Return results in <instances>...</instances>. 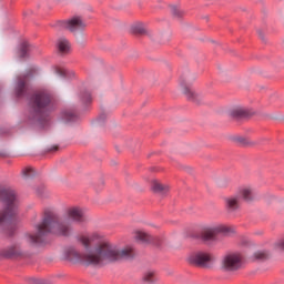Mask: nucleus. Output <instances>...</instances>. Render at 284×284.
<instances>
[{"mask_svg":"<svg viewBox=\"0 0 284 284\" xmlns=\"http://www.w3.org/2000/svg\"><path fill=\"white\" fill-rule=\"evenodd\" d=\"M57 45L61 54H68V52H70V42L68 41V39H59Z\"/></svg>","mask_w":284,"mask_h":284,"instance_id":"nucleus-10","label":"nucleus"},{"mask_svg":"<svg viewBox=\"0 0 284 284\" xmlns=\"http://www.w3.org/2000/svg\"><path fill=\"white\" fill-rule=\"evenodd\" d=\"M281 247L282 250H284V241L281 243Z\"/></svg>","mask_w":284,"mask_h":284,"instance_id":"nucleus-26","label":"nucleus"},{"mask_svg":"<svg viewBox=\"0 0 284 284\" xmlns=\"http://www.w3.org/2000/svg\"><path fill=\"white\" fill-rule=\"evenodd\" d=\"M28 52H30V44H28V42H23L21 45H20V49H19V54L20 57H26V54H28Z\"/></svg>","mask_w":284,"mask_h":284,"instance_id":"nucleus-17","label":"nucleus"},{"mask_svg":"<svg viewBox=\"0 0 284 284\" xmlns=\"http://www.w3.org/2000/svg\"><path fill=\"white\" fill-rule=\"evenodd\" d=\"M54 72L58 77H65L67 74L65 69H61V68H54Z\"/></svg>","mask_w":284,"mask_h":284,"instance_id":"nucleus-23","label":"nucleus"},{"mask_svg":"<svg viewBox=\"0 0 284 284\" xmlns=\"http://www.w3.org/2000/svg\"><path fill=\"white\" fill-rule=\"evenodd\" d=\"M217 234H234V229L224 224L204 226L201 231V239L205 242L215 241Z\"/></svg>","mask_w":284,"mask_h":284,"instance_id":"nucleus-6","label":"nucleus"},{"mask_svg":"<svg viewBox=\"0 0 284 284\" xmlns=\"http://www.w3.org/2000/svg\"><path fill=\"white\" fill-rule=\"evenodd\" d=\"M63 116H64L65 121H74L77 119V115H74V113H72L70 111H65L63 113Z\"/></svg>","mask_w":284,"mask_h":284,"instance_id":"nucleus-19","label":"nucleus"},{"mask_svg":"<svg viewBox=\"0 0 284 284\" xmlns=\"http://www.w3.org/2000/svg\"><path fill=\"white\" fill-rule=\"evenodd\" d=\"M260 37L263 39V33L262 32H260Z\"/></svg>","mask_w":284,"mask_h":284,"instance_id":"nucleus-27","label":"nucleus"},{"mask_svg":"<svg viewBox=\"0 0 284 284\" xmlns=\"http://www.w3.org/2000/svg\"><path fill=\"white\" fill-rule=\"evenodd\" d=\"M152 190H153V192H156L158 194H165V192H168V186L161 184V182H159V181H153Z\"/></svg>","mask_w":284,"mask_h":284,"instance_id":"nucleus-12","label":"nucleus"},{"mask_svg":"<svg viewBox=\"0 0 284 284\" xmlns=\"http://www.w3.org/2000/svg\"><path fill=\"white\" fill-rule=\"evenodd\" d=\"M171 12L174 17H181L183 14V11L174 6L171 7Z\"/></svg>","mask_w":284,"mask_h":284,"instance_id":"nucleus-22","label":"nucleus"},{"mask_svg":"<svg viewBox=\"0 0 284 284\" xmlns=\"http://www.w3.org/2000/svg\"><path fill=\"white\" fill-rule=\"evenodd\" d=\"M214 261V257L210 253H193L189 256V263L192 265H199L200 267H210Z\"/></svg>","mask_w":284,"mask_h":284,"instance_id":"nucleus-8","label":"nucleus"},{"mask_svg":"<svg viewBox=\"0 0 284 284\" xmlns=\"http://www.w3.org/2000/svg\"><path fill=\"white\" fill-rule=\"evenodd\" d=\"M59 150V146L53 145L51 149H49V152H57Z\"/></svg>","mask_w":284,"mask_h":284,"instance_id":"nucleus-25","label":"nucleus"},{"mask_svg":"<svg viewBox=\"0 0 284 284\" xmlns=\"http://www.w3.org/2000/svg\"><path fill=\"white\" fill-rule=\"evenodd\" d=\"M3 256L6 258H12V256H17V251L13 247H11L9 251L3 253Z\"/></svg>","mask_w":284,"mask_h":284,"instance_id":"nucleus-21","label":"nucleus"},{"mask_svg":"<svg viewBox=\"0 0 284 284\" xmlns=\"http://www.w3.org/2000/svg\"><path fill=\"white\" fill-rule=\"evenodd\" d=\"M101 239L102 236L98 232L79 236L78 241L83 245L88 254L82 255L77 248L70 246L63 253L65 261H72L73 263L82 261L85 265L103 267L108 263H116V261H123L134 256V248L132 246L121 248L110 242L100 243Z\"/></svg>","mask_w":284,"mask_h":284,"instance_id":"nucleus-1","label":"nucleus"},{"mask_svg":"<svg viewBox=\"0 0 284 284\" xmlns=\"http://www.w3.org/2000/svg\"><path fill=\"white\" fill-rule=\"evenodd\" d=\"M23 90H26V81L19 80L16 87L17 97H21V94H23Z\"/></svg>","mask_w":284,"mask_h":284,"instance_id":"nucleus-15","label":"nucleus"},{"mask_svg":"<svg viewBox=\"0 0 284 284\" xmlns=\"http://www.w3.org/2000/svg\"><path fill=\"white\" fill-rule=\"evenodd\" d=\"M85 220V210L79 206L67 209L61 217L53 212H45L42 222L34 226V233H27L24 239L30 245H38L43 243L45 234L70 236L73 230L72 223H83Z\"/></svg>","mask_w":284,"mask_h":284,"instance_id":"nucleus-2","label":"nucleus"},{"mask_svg":"<svg viewBox=\"0 0 284 284\" xmlns=\"http://www.w3.org/2000/svg\"><path fill=\"white\" fill-rule=\"evenodd\" d=\"M254 256H255V258H257V260H263V258H265L267 255L265 254V252L258 251V252H256V253L254 254Z\"/></svg>","mask_w":284,"mask_h":284,"instance_id":"nucleus-24","label":"nucleus"},{"mask_svg":"<svg viewBox=\"0 0 284 284\" xmlns=\"http://www.w3.org/2000/svg\"><path fill=\"white\" fill-rule=\"evenodd\" d=\"M241 199L244 201H252L254 199V190L250 186H244L240 190L237 196H231L225 199V207L229 212L239 210L241 205Z\"/></svg>","mask_w":284,"mask_h":284,"instance_id":"nucleus-5","label":"nucleus"},{"mask_svg":"<svg viewBox=\"0 0 284 284\" xmlns=\"http://www.w3.org/2000/svg\"><path fill=\"white\" fill-rule=\"evenodd\" d=\"M48 105H50V94L45 91L36 93L31 99V112L36 119H39V123L43 121L42 116H48Z\"/></svg>","mask_w":284,"mask_h":284,"instance_id":"nucleus-4","label":"nucleus"},{"mask_svg":"<svg viewBox=\"0 0 284 284\" xmlns=\"http://www.w3.org/2000/svg\"><path fill=\"white\" fill-rule=\"evenodd\" d=\"M0 201L4 206L0 211V225H6V223H10L17 216L19 200L14 190L0 187Z\"/></svg>","mask_w":284,"mask_h":284,"instance_id":"nucleus-3","label":"nucleus"},{"mask_svg":"<svg viewBox=\"0 0 284 284\" xmlns=\"http://www.w3.org/2000/svg\"><path fill=\"white\" fill-rule=\"evenodd\" d=\"M92 102V95L90 93H84L81 95V103H91Z\"/></svg>","mask_w":284,"mask_h":284,"instance_id":"nucleus-20","label":"nucleus"},{"mask_svg":"<svg viewBox=\"0 0 284 284\" xmlns=\"http://www.w3.org/2000/svg\"><path fill=\"white\" fill-rule=\"evenodd\" d=\"M183 92H184L186 99H189V101H195L196 93L194 91H192V89L184 87Z\"/></svg>","mask_w":284,"mask_h":284,"instance_id":"nucleus-16","label":"nucleus"},{"mask_svg":"<svg viewBox=\"0 0 284 284\" xmlns=\"http://www.w3.org/2000/svg\"><path fill=\"white\" fill-rule=\"evenodd\" d=\"M61 28L70 30V32H79L85 30V21L79 16L71 18L70 20L60 22Z\"/></svg>","mask_w":284,"mask_h":284,"instance_id":"nucleus-9","label":"nucleus"},{"mask_svg":"<svg viewBox=\"0 0 284 284\" xmlns=\"http://www.w3.org/2000/svg\"><path fill=\"white\" fill-rule=\"evenodd\" d=\"M135 241H139V243H150L151 237L148 233L143 231H136L135 232Z\"/></svg>","mask_w":284,"mask_h":284,"instance_id":"nucleus-11","label":"nucleus"},{"mask_svg":"<svg viewBox=\"0 0 284 284\" xmlns=\"http://www.w3.org/2000/svg\"><path fill=\"white\" fill-rule=\"evenodd\" d=\"M23 176H34V169L31 166H27L22 170Z\"/></svg>","mask_w":284,"mask_h":284,"instance_id":"nucleus-18","label":"nucleus"},{"mask_svg":"<svg viewBox=\"0 0 284 284\" xmlns=\"http://www.w3.org/2000/svg\"><path fill=\"white\" fill-rule=\"evenodd\" d=\"M247 114V111H245V109L241 108V106H237V108H234L232 111H231V116H245Z\"/></svg>","mask_w":284,"mask_h":284,"instance_id":"nucleus-14","label":"nucleus"},{"mask_svg":"<svg viewBox=\"0 0 284 284\" xmlns=\"http://www.w3.org/2000/svg\"><path fill=\"white\" fill-rule=\"evenodd\" d=\"M143 280L146 283H156V281H159V277H156V274L154 273V271H149L144 274Z\"/></svg>","mask_w":284,"mask_h":284,"instance_id":"nucleus-13","label":"nucleus"},{"mask_svg":"<svg viewBox=\"0 0 284 284\" xmlns=\"http://www.w3.org/2000/svg\"><path fill=\"white\" fill-rule=\"evenodd\" d=\"M222 267L226 272H236L243 267V255L241 253H227L222 258Z\"/></svg>","mask_w":284,"mask_h":284,"instance_id":"nucleus-7","label":"nucleus"}]
</instances>
